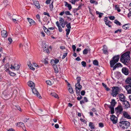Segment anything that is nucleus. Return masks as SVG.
Instances as JSON below:
<instances>
[{
  "instance_id": "obj_1",
  "label": "nucleus",
  "mask_w": 131,
  "mask_h": 131,
  "mask_svg": "<svg viewBox=\"0 0 131 131\" xmlns=\"http://www.w3.org/2000/svg\"><path fill=\"white\" fill-rule=\"evenodd\" d=\"M130 58V52H127L124 53L121 56L120 60L124 64L127 65V62L129 61Z\"/></svg>"
},
{
  "instance_id": "obj_2",
  "label": "nucleus",
  "mask_w": 131,
  "mask_h": 131,
  "mask_svg": "<svg viewBox=\"0 0 131 131\" xmlns=\"http://www.w3.org/2000/svg\"><path fill=\"white\" fill-rule=\"evenodd\" d=\"M125 82L126 83L128 84V85H125L124 87L127 90L128 93L131 94V78H127Z\"/></svg>"
},
{
  "instance_id": "obj_3",
  "label": "nucleus",
  "mask_w": 131,
  "mask_h": 131,
  "mask_svg": "<svg viewBox=\"0 0 131 131\" xmlns=\"http://www.w3.org/2000/svg\"><path fill=\"white\" fill-rule=\"evenodd\" d=\"M119 125V126L122 128L125 129H127L129 127L130 123L128 121H122L120 122V124Z\"/></svg>"
},
{
  "instance_id": "obj_4",
  "label": "nucleus",
  "mask_w": 131,
  "mask_h": 131,
  "mask_svg": "<svg viewBox=\"0 0 131 131\" xmlns=\"http://www.w3.org/2000/svg\"><path fill=\"white\" fill-rule=\"evenodd\" d=\"M112 60H111L110 62V66L111 67L113 68L112 69H111L112 71V75L111 77L113 79H114V75L115 74V72L113 73L112 71V70H115V56H114Z\"/></svg>"
},
{
  "instance_id": "obj_5",
  "label": "nucleus",
  "mask_w": 131,
  "mask_h": 131,
  "mask_svg": "<svg viewBox=\"0 0 131 131\" xmlns=\"http://www.w3.org/2000/svg\"><path fill=\"white\" fill-rule=\"evenodd\" d=\"M107 105L110 110L111 113L114 114V107L115 106V99H113L112 100L111 102V105L107 104Z\"/></svg>"
},
{
  "instance_id": "obj_6",
  "label": "nucleus",
  "mask_w": 131,
  "mask_h": 131,
  "mask_svg": "<svg viewBox=\"0 0 131 131\" xmlns=\"http://www.w3.org/2000/svg\"><path fill=\"white\" fill-rule=\"evenodd\" d=\"M123 108L121 105H119L117 107L115 108V112L118 114H120L123 111Z\"/></svg>"
},
{
  "instance_id": "obj_7",
  "label": "nucleus",
  "mask_w": 131,
  "mask_h": 131,
  "mask_svg": "<svg viewBox=\"0 0 131 131\" xmlns=\"http://www.w3.org/2000/svg\"><path fill=\"white\" fill-rule=\"evenodd\" d=\"M32 93L36 96L38 97H39V99H41L42 98L40 95L39 94L36 89L34 88H33L32 89Z\"/></svg>"
},
{
  "instance_id": "obj_8",
  "label": "nucleus",
  "mask_w": 131,
  "mask_h": 131,
  "mask_svg": "<svg viewBox=\"0 0 131 131\" xmlns=\"http://www.w3.org/2000/svg\"><path fill=\"white\" fill-rule=\"evenodd\" d=\"M104 21L105 23V24L106 25L108 26L109 27H111V25L110 24L111 23V22L108 19L107 17H105Z\"/></svg>"
},
{
  "instance_id": "obj_9",
  "label": "nucleus",
  "mask_w": 131,
  "mask_h": 131,
  "mask_svg": "<svg viewBox=\"0 0 131 131\" xmlns=\"http://www.w3.org/2000/svg\"><path fill=\"white\" fill-rule=\"evenodd\" d=\"M122 73L126 75H127L129 74V70L126 67H123L122 70Z\"/></svg>"
},
{
  "instance_id": "obj_10",
  "label": "nucleus",
  "mask_w": 131,
  "mask_h": 131,
  "mask_svg": "<svg viewBox=\"0 0 131 131\" xmlns=\"http://www.w3.org/2000/svg\"><path fill=\"white\" fill-rule=\"evenodd\" d=\"M123 116L124 117L127 119H130L131 118V117L130 115L126 112L125 111L123 112Z\"/></svg>"
},
{
  "instance_id": "obj_11",
  "label": "nucleus",
  "mask_w": 131,
  "mask_h": 131,
  "mask_svg": "<svg viewBox=\"0 0 131 131\" xmlns=\"http://www.w3.org/2000/svg\"><path fill=\"white\" fill-rule=\"evenodd\" d=\"M123 102V105L125 109H127L130 107V105L129 102L127 101H125Z\"/></svg>"
},
{
  "instance_id": "obj_12",
  "label": "nucleus",
  "mask_w": 131,
  "mask_h": 131,
  "mask_svg": "<svg viewBox=\"0 0 131 131\" xmlns=\"http://www.w3.org/2000/svg\"><path fill=\"white\" fill-rule=\"evenodd\" d=\"M118 97L120 100L124 102L125 100V97L122 93L119 94Z\"/></svg>"
},
{
  "instance_id": "obj_13",
  "label": "nucleus",
  "mask_w": 131,
  "mask_h": 131,
  "mask_svg": "<svg viewBox=\"0 0 131 131\" xmlns=\"http://www.w3.org/2000/svg\"><path fill=\"white\" fill-rule=\"evenodd\" d=\"M27 19L30 25H32L35 24V22L32 19L29 18H27Z\"/></svg>"
},
{
  "instance_id": "obj_14",
  "label": "nucleus",
  "mask_w": 131,
  "mask_h": 131,
  "mask_svg": "<svg viewBox=\"0 0 131 131\" xmlns=\"http://www.w3.org/2000/svg\"><path fill=\"white\" fill-rule=\"evenodd\" d=\"M102 50L104 53L105 54H108V52L107 51V48L105 45H104L103 46V48Z\"/></svg>"
},
{
  "instance_id": "obj_15",
  "label": "nucleus",
  "mask_w": 131,
  "mask_h": 131,
  "mask_svg": "<svg viewBox=\"0 0 131 131\" xmlns=\"http://www.w3.org/2000/svg\"><path fill=\"white\" fill-rule=\"evenodd\" d=\"M75 89H77L78 90H81L82 86L80 84V83H77L75 85Z\"/></svg>"
},
{
  "instance_id": "obj_16",
  "label": "nucleus",
  "mask_w": 131,
  "mask_h": 131,
  "mask_svg": "<svg viewBox=\"0 0 131 131\" xmlns=\"http://www.w3.org/2000/svg\"><path fill=\"white\" fill-rule=\"evenodd\" d=\"M1 34L3 37H6L7 36V31L5 30H3L1 31Z\"/></svg>"
},
{
  "instance_id": "obj_17",
  "label": "nucleus",
  "mask_w": 131,
  "mask_h": 131,
  "mask_svg": "<svg viewBox=\"0 0 131 131\" xmlns=\"http://www.w3.org/2000/svg\"><path fill=\"white\" fill-rule=\"evenodd\" d=\"M56 24L58 28L59 31L60 32H62V28L60 26L59 22L58 21H57V22H56Z\"/></svg>"
},
{
  "instance_id": "obj_18",
  "label": "nucleus",
  "mask_w": 131,
  "mask_h": 131,
  "mask_svg": "<svg viewBox=\"0 0 131 131\" xmlns=\"http://www.w3.org/2000/svg\"><path fill=\"white\" fill-rule=\"evenodd\" d=\"M53 68L54 70L55 73H57L59 72L58 68L56 64H53L52 65Z\"/></svg>"
},
{
  "instance_id": "obj_19",
  "label": "nucleus",
  "mask_w": 131,
  "mask_h": 131,
  "mask_svg": "<svg viewBox=\"0 0 131 131\" xmlns=\"http://www.w3.org/2000/svg\"><path fill=\"white\" fill-rule=\"evenodd\" d=\"M27 84L30 87H34L35 86V84L33 82L31 81H29L27 82Z\"/></svg>"
},
{
  "instance_id": "obj_20",
  "label": "nucleus",
  "mask_w": 131,
  "mask_h": 131,
  "mask_svg": "<svg viewBox=\"0 0 131 131\" xmlns=\"http://www.w3.org/2000/svg\"><path fill=\"white\" fill-rule=\"evenodd\" d=\"M120 90V88L117 86L115 87V97L117 94L119 93Z\"/></svg>"
},
{
  "instance_id": "obj_21",
  "label": "nucleus",
  "mask_w": 131,
  "mask_h": 131,
  "mask_svg": "<svg viewBox=\"0 0 131 131\" xmlns=\"http://www.w3.org/2000/svg\"><path fill=\"white\" fill-rule=\"evenodd\" d=\"M89 126L91 129H93L95 128V126L94 125L93 122H89Z\"/></svg>"
},
{
  "instance_id": "obj_22",
  "label": "nucleus",
  "mask_w": 131,
  "mask_h": 131,
  "mask_svg": "<svg viewBox=\"0 0 131 131\" xmlns=\"http://www.w3.org/2000/svg\"><path fill=\"white\" fill-rule=\"evenodd\" d=\"M122 67V65L120 63H117L115 64V69L116 68H121Z\"/></svg>"
},
{
  "instance_id": "obj_23",
  "label": "nucleus",
  "mask_w": 131,
  "mask_h": 131,
  "mask_svg": "<svg viewBox=\"0 0 131 131\" xmlns=\"http://www.w3.org/2000/svg\"><path fill=\"white\" fill-rule=\"evenodd\" d=\"M110 119L111 121H112L113 124H115V115H110Z\"/></svg>"
},
{
  "instance_id": "obj_24",
  "label": "nucleus",
  "mask_w": 131,
  "mask_h": 131,
  "mask_svg": "<svg viewBox=\"0 0 131 131\" xmlns=\"http://www.w3.org/2000/svg\"><path fill=\"white\" fill-rule=\"evenodd\" d=\"M90 50V49L89 48H85L84 49L83 51V53L85 55L87 54L88 52Z\"/></svg>"
},
{
  "instance_id": "obj_25",
  "label": "nucleus",
  "mask_w": 131,
  "mask_h": 131,
  "mask_svg": "<svg viewBox=\"0 0 131 131\" xmlns=\"http://www.w3.org/2000/svg\"><path fill=\"white\" fill-rule=\"evenodd\" d=\"M115 11H117L118 12H121V9L119 6L115 5Z\"/></svg>"
},
{
  "instance_id": "obj_26",
  "label": "nucleus",
  "mask_w": 131,
  "mask_h": 131,
  "mask_svg": "<svg viewBox=\"0 0 131 131\" xmlns=\"http://www.w3.org/2000/svg\"><path fill=\"white\" fill-rule=\"evenodd\" d=\"M54 1H52L51 4L49 5V8L50 10L52 11L53 10V3Z\"/></svg>"
},
{
  "instance_id": "obj_27",
  "label": "nucleus",
  "mask_w": 131,
  "mask_h": 131,
  "mask_svg": "<svg viewBox=\"0 0 131 131\" xmlns=\"http://www.w3.org/2000/svg\"><path fill=\"white\" fill-rule=\"evenodd\" d=\"M111 93L113 96L114 97L115 96V86H113L112 88V90Z\"/></svg>"
},
{
  "instance_id": "obj_28",
  "label": "nucleus",
  "mask_w": 131,
  "mask_h": 131,
  "mask_svg": "<svg viewBox=\"0 0 131 131\" xmlns=\"http://www.w3.org/2000/svg\"><path fill=\"white\" fill-rule=\"evenodd\" d=\"M96 14L99 15V17L100 18H101L103 15V13L100 12L98 11H96Z\"/></svg>"
},
{
  "instance_id": "obj_29",
  "label": "nucleus",
  "mask_w": 131,
  "mask_h": 131,
  "mask_svg": "<svg viewBox=\"0 0 131 131\" xmlns=\"http://www.w3.org/2000/svg\"><path fill=\"white\" fill-rule=\"evenodd\" d=\"M59 61V60L58 59H55V60L53 59H52L51 61V63H52V62H54V63H55V64L57 63H58Z\"/></svg>"
},
{
  "instance_id": "obj_30",
  "label": "nucleus",
  "mask_w": 131,
  "mask_h": 131,
  "mask_svg": "<svg viewBox=\"0 0 131 131\" xmlns=\"http://www.w3.org/2000/svg\"><path fill=\"white\" fill-rule=\"evenodd\" d=\"M93 63L94 65L97 66L99 65V62L96 60H94L93 62Z\"/></svg>"
},
{
  "instance_id": "obj_31",
  "label": "nucleus",
  "mask_w": 131,
  "mask_h": 131,
  "mask_svg": "<svg viewBox=\"0 0 131 131\" xmlns=\"http://www.w3.org/2000/svg\"><path fill=\"white\" fill-rule=\"evenodd\" d=\"M50 94L52 96H54L55 98H58V95L55 92H52V93Z\"/></svg>"
},
{
  "instance_id": "obj_32",
  "label": "nucleus",
  "mask_w": 131,
  "mask_h": 131,
  "mask_svg": "<svg viewBox=\"0 0 131 131\" xmlns=\"http://www.w3.org/2000/svg\"><path fill=\"white\" fill-rule=\"evenodd\" d=\"M119 58V56L118 55L115 56V64L117 62Z\"/></svg>"
},
{
  "instance_id": "obj_33",
  "label": "nucleus",
  "mask_w": 131,
  "mask_h": 131,
  "mask_svg": "<svg viewBox=\"0 0 131 131\" xmlns=\"http://www.w3.org/2000/svg\"><path fill=\"white\" fill-rule=\"evenodd\" d=\"M70 29H66V35L67 36V37H68V35H69L70 31Z\"/></svg>"
},
{
  "instance_id": "obj_34",
  "label": "nucleus",
  "mask_w": 131,
  "mask_h": 131,
  "mask_svg": "<svg viewBox=\"0 0 131 131\" xmlns=\"http://www.w3.org/2000/svg\"><path fill=\"white\" fill-rule=\"evenodd\" d=\"M29 63V64H28V66L29 68H30V69L32 70H35V68H34L32 67V65L31 64H30V62Z\"/></svg>"
},
{
  "instance_id": "obj_35",
  "label": "nucleus",
  "mask_w": 131,
  "mask_h": 131,
  "mask_svg": "<svg viewBox=\"0 0 131 131\" xmlns=\"http://www.w3.org/2000/svg\"><path fill=\"white\" fill-rule=\"evenodd\" d=\"M20 67V66L18 64H17V66H16V64H15V68L14 69L16 70H18Z\"/></svg>"
},
{
  "instance_id": "obj_36",
  "label": "nucleus",
  "mask_w": 131,
  "mask_h": 131,
  "mask_svg": "<svg viewBox=\"0 0 131 131\" xmlns=\"http://www.w3.org/2000/svg\"><path fill=\"white\" fill-rule=\"evenodd\" d=\"M121 77V75L120 72H118L116 75V78L118 79H119Z\"/></svg>"
},
{
  "instance_id": "obj_37",
  "label": "nucleus",
  "mask_w": 131,
  "mask_h": 131,
  "mask_svg": "<svg viewBox=\"0 0 131 131\" xmlns=\"http://www.w3.org/2000/svg\"><path fill=\"white\" fill-rule=\"evenodd\" d=\"M115 24L119 26H121L122 25L121 23L117 20L115 19Z\"/></svg>"
},
{
  "instance_id": "obj_38",
  "label": "nucleus",
  "mask_w": 131,
  "mask_h": 131,
  "mask_svg": "<svg viewBox=\"0 0 131 131\" xmlns=\"http://www.w3.org/2000/svg\"><path fill=\"white\" fill-rule=\"evenodd\" d=\"M122 28L124 29H126L129 28V27L127 24H126L123 26Z\"/></svg>"
},
{
  "instance_id": "obj_39",
  "label": "nucleus",
  "mask_w": 131,
  "mask_h": 131,
  "mask_svg": "<svg viewBox=\"0 0 131 131\" xmlns=\"http://www.w3.org/2000/svg\"><path fill=\"white\" fill-rule=\"evenodd\" d=\"M36 17L37 18L38 20L39 21L41 22L42 24V22L40 20V15L39 14H37L36 16Z\"/></svg>"
},
{
  "instance_id": "obj_40",
  "label": "nucleus",
  "mask_w": 131,
  "mask_h": 131,
  "mask_svg": "<svg viewBox=\"0 0 131 131\" xmlns=\"http://www.w3.org/2000/svg\"><path fill=\"white\" fill-rule=\"evenodd\" d=\"M36 5H35V6L37 7V8L39 9L40 8V5H39V4L38 2V1H37L36 2Z\"/></svg>"
},
{
  "instance_id": "obj_41",
  "label": "nucleus",
  "mask_w": 131,
  "mask_h": 131,
  "mask_svg": "<svg viewBox=\"0 0 131 131\" xmlns=\"http://www.w3.org/2000/svg\"><path fill=\"white\" fill-rule=\"evenodd\" d=\"M66 26L68 28V29H71V28L70 23H68L66 25Z\"/></svg>"
},
{
  "instance_id": "obj_42",
  "label": "nucleus",
  "mask_w": 131,
  "mask_h": 131,
  "mask_svg": "<svg viewBox=\"0 0 131 131\" xmlns=\"http://www.w3.org/2000/svg\"><path fill=\"white\" fill-rule=\"evenodd\" d=\"M76 79L77 80V83H79L80 82V81L81 80V78L80 77H77Z\"/></svg>"
},
{
  "instance_id": "obj_43",
  "label": "nucleus",
  "mask_w": 131,
  "mask_h": 131,
  "mask_svg": "<svg viewBox=\"0 0 131 131\" xmlns=\"http://www.w3.org/2000/svg\"><path fill=\"white\" fill-rule=\"evenodd\" d=\"M81 64L84 67H85L86 66V62L84 61H82L81 63Z\"/></svg>"
},
{
  "instance_id": "obj_44",
  "label": "nucleus",
  "mask_w": 131,
  "mask_h": 131,
  "mask_svg": "<svg viewBox=\"0 0 131 131\" xmlns=\"http://www.w3.org/2000/svg\"><path fill=\"white\" fill-rule=\"evenodd\" d=\"M69 92L71 93H73V89L72 88H70L69 89Z\"/></svg>"
},
{
  "instance_id": "obj_45",
  "label": "nucleus",
  "mask_w": 131,
  "mask_h": 131,
  "mask_svg": "<svg viewBox=\"0 0 131 131\" xmlns=\"http://www.w3.org/2000/svg\"><path fill=\"white\" fill-rule=\"evenodd\" d=\"M65 14L67 15H71L72 14H71L70 12L69 11H66L65 12Z\"/></svg>"
},
{
  "instance_id": "obj_46",
  "label": "nucleus",
  "mask_w": 131,
  "mask_h": 131,
  "mask_svg": "<svg viewBox=\"0 0 131 131\" xmlns=\"http://www.w3.org/2000/svg\"><path fill=\"white\" fill-rule=\"evenodd\" d=\"M128 10L129 11V13L128 14V17H129L131 16V8H130Z\"/></svg>"
},
{
  "instance_id": "obj_47",
  "label": "nucleus",
  "mask_w": 131,
  "mask_h": 131,
  "mask_svg": "<svg viewBox=\"0 0 131 131\" xmlns=\"http://www.w3.org/2000/svg\"><path fill=\"white\" fill-rule=\"evenodd\" d=\"M60 18V20H59V21H60V23L61 24H62V23H63V22L64 21V19H63V18Z\"/></svg>"
},
{
  "instance_id": "obj_48",
  "label": "nucleus",
  "mask_w": 131,
  "mask_h": 131,
  "mask_svg": "<svg viewBox=\"0 0 131 131\" xmlns=\"http://www.w3.org/2000/svg\"><path fill=\"white\" fill-rule=\"evenodd\" d=\"M46 83L49 85H51V83L50 80H47L46 81Z\"/></svg>"
},
{
  "instance_id": "obj_49",
  "label": "nucleus",
  "mask_w": 131,
  "mask_h": 131,
  "mask_svg": "<svg viewBox=\"0 0 131 131\" xmlns=\"http://www.w3.org/2000/svg\"><path fill=\"white\" fill-rule=\"evenodd\" d=\"M67 53H65L63 54V55L62 57V59H64L67 55Z\"/></svg>"
},
{
  "instance_id": "obj_50",
  "label": "nucleus",
  "mask_w": 131,
  "mask_h": 131,
  "mask_svg": "<svg viewBox=\"0 0 131 131\" xmlns=\"http://www.w3.org/2000/svg\"><path fill=\"white\" fill-rule=\"evenodd\" d=\"M122 31L121 30V29H118L115 31V33H120Z\"/></svg>"
},
{
  "instance_id": "obj_51",
  "label": "nucleus",
  "mask_w": 131,
  "mask_h": 131,
  "mask_svg": "<svg viewBox=\"0 0 131 131\" xmlns=\"http://www.w3.org/2000/svg\"><path fill=\"white\" fill-rule=\"evenodd\" d=\"M45 32L48 34V35H49L50 34V31L48 29L45 31Z\"/></svg>"
},
{
  "instance_id": "obj_52",
  "label": "nucleus",
  "mask_w": 131,
  "mask_h": 131,
  "mask_svg": "<svg viewBox=\"0 0 131 131\" xmlns=\"http://www.w3.org/2000/svg\"><path fill=\"white\" fill-rule=\"evenodd\" d=\"M99 127H103L104 126V124L102 123H99Z\"/></svg>"
},
{
  "instance_id": "obj_53",
  "label": "nucleus",
  "mask_w": 131,
  "mask_h": 131,
  "mask_svg": "<svg viewBox=\"0 0 131 131\" xmlns=\"http://www.w3.org/2000/svg\"><path fill=\"white\" fill-rule=\"evenodd\" d=\"M9 74L11 76H14L16 75V74L10 71H9Z\"/></svg>"
},
{
  "instance_id": "obj_54",
  "label": "nucleus",
  "mask_w": 131,
  "mask_h": 131,
  "mask_svg": "<svg viewBox=\"0 0 131 131\" xmlns=\"http://www.w3.org/2000/svg\"><path fill=\"white\" fill-rule=\"evenodd\" d=\"M108 17L110 20H113L115 19V17L113 16H109Z\"/></svg>"
},
{
  "instance_id": "obj_55",
  "label": "nucleus",
  "mask_w": 131,
  "mask_h": 131,
  "mask_svg": "<svg viewBox=\"0 0 131 131\" xmlns=\"http://www.w3.org/2000/svg\"><path fill=\"white\" fill-rule=\"evenodd\" d=\"M18 125H19L20 126H24V123L22 122H19L17 123Z\"/></svg>"
},
{
  "instance_id": "obj_56",
  "label": "nucleus",
  "mask_w": 131,
  "mask_h": 131,
  "mask_svg": "<svg viewBox=\"0 0 131 131\" xmlns=\"http://www.w3.org/2000/svg\"><path fill=\"white\" fill-rule=\"evenodd\" d=\"M67 6L69 10H70L72 8V6L70 4H69Z\"/></svg>"
},
{
  "instance_id": "obj_57",
  "label": "nucleus",
  "mask_w": 131,
  "mask_h": 131,
  "mask_svg": "<svg viewBox=\"0 0 131 131\" xmlns=\"http://www.w3.org/2000/svg\"><path fill=\"white\" fill-rule=\"evenodd\" d=\"M15 106L18 110L21 111L20 108L18 105H16Z\"/></svg>"
},
{
  "instance_id": "obj_58",
  "label": "nucleus",
  "mask_w": 131,
  "mask_h": 131,
  "mask_svg": "<svg viewBox=\"0 0 131 131\" xmlns=\"http://www.w3.org/2000/svg\"><path fill=\"white\" fill-rule=\"evenodd\" d=\"M43 14L45 15H47V16H48V17H50V15L49 14V13H47L46 12H44L43 13Z\"/></svg>"
},
{
  "instance_id": "obj_59",
  "label": "nucleus",
  "mask_w": 131,
  "mask_h": 131,
  "mask_svg": "<svg viewBox=\"0 0 131 131\" xmlns=\"http://www.w3.org/2000/svg\"><path fill=\"white\" fill-rule=\"evenodd\" d=\"M8 40L10 42V43H11L12 41V38L10 37H8Z\"/></svg>"
},
{
  "instance_id": "obj_60",
  "label": "nucleus",
  "mask_w": 131,
  "mask_h": 131,
  "mask_svg": "<svg viewBox=\"0 0 131 131\" xmlns=\"http://www.w3.org/2000/svg\"><path fill=\"white\" fill-rule=\"evenodd\" d=\"M75 89L76 90V92L77 94V95H80V90H79V91H78V90L77 89Z\"/></svg>"
},
{
  "instance_id": "obj_61",
  "label": "nucleus",
  "mask_w": 131,
  "mask_h": 131,
  "mask_svg": "<svg viewBox=\"0 0 131 131\" xmlns=\"http://www.w3.org/2000/svg\"><path fill=\"white\" fill-rule=\"evenodd\" d=\"M85 93V92L84 90H82L81 93V94L82 95H84Z\"/></svg>"
},
{
  "instance_id": "obj_62",
  "label": "nucleus",
  "mask_w": 131,
  "mask_h": 131,
  "mask_svg": "<svg viewBox=\"0 0 131 131\" xmlns=\"http://www.w3.org/2000/svg\"><path fill=\"white\" fill-rule=\"evenodd\" d=\"M51 0H46L45 2V3L46 4H50V1Z\"/></svg>"
},
{
  "instance_id": "obj_63",
  "label": "nucleus",
  "mask_w": 131,
  "mask_h": 131,
  "mask_svg": "<svg viewBox=\"0 0 131 131\" xmlns=\"http://www.w3.org/2000/svg\"><path fill=\"white\" fill-rule=\"evenodd\" d=\"M72 48L74 51H75V50L76 47L75 46L73 45L72 47Z\"/></svg>"
},
{
  "instance_id": "obj_64",
  "label": "nucleus",
  "mask_w": 131,
  "mask_h": 131,
  "mask_svg": "<svg viewBox=\"0 0 131 131\" xmlns=\"http://www.w3.org/2000/svg\"><path fill=\"white\" fill-rule=\"evenodd\" d=\"M70 2H71L72 4H75V0H72L71 1H70Z\"/></svg>"
}]
</instances>
